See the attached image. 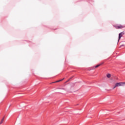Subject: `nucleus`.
<instances>
[{
  "instance_id": "3",
  "label": "nucleus",
  "mask_w": 125,
  "mask_h": 125,
  "mask_svg": "<svg viewBox=\"0 0 125 125\" xmlns=\"http://www.w3.org/2000/svg\"><path fill=\"white\" fill-rule=\"evenodd\" d=\"M115 28H116V29H122L123 28H124V26H123L122 25H120L119 26H114Z\"/></svg>"
},
{
  "instance_id": "6",
  "label": "nucleus",
  "mask_w": 125,
  "mask_h": 125,
  "mask_svg": "<svg viewBox=\"0 0 125 125\" xmlns=\"http://www.w3.org/2000/svg\"><path fill=\"white\" fill-rule=\"evenodd\" d=\"M101 65H102V63H100V64H97V65H96L95 66V68H98V67H99V66H101Z\"/></svg>"
},
{
  "instance_id": "7",
  "label": "nucleus",
  "mask_w": 125,
  "mask_h": 125,
  "mask_svg": "<svg viewBox=\"0 0 125 125\" xmlns=\"http://www.w3.org/2000/svg\"><path fill=\"white\" fill-rule=\"evenodd\" d=\"M106 77H107V78H111V74H110L109 73H108L106 75Z\"/></svg>"
},
{
  "instance_id": "1",
  "label": "nucleus",
  "mask_w": 125,
  "mask_h": 125,
  "mask_svg": "<svg viewBox=\"0 0 125 125\" xmlns=\"http://www.w3.org/2000/svg\"><path fill=\"white\" fill-rule=\"evenodd\" d=\"M124 84H125V82L117 83L115 84L116 86H117V87H118V86H123V85H124Z\"/></svg>"
},
{
  "instance_id": "9",
  "label": "nucleus",
  "mask_w": 125,
  "mask_h": 125,
  "mask_svg": "<svg viewBox=\"0 0 125 125\" xmlns=\"http://www.w3.org/2000/svg\"><path fill=\"white\" fill-rule=\"evenodd\" d=\"M117 87V86H116V84L115 85V86L113 87V89H115V88Z\"/></svg>"
},
{
  "instance_id": "4",
  "label": "nucleus",
  "mask_w": 125,
  "mask_h": 125,
  "mask_svg": "<svg viewBox=\"0 0 125 125\" xmlns=\"http://www.w3.org/2000/svg\"><path fill=\"white\" fill-rule=\"evenodd\" d=\"M64 79H65V78H63V79H62V80H58V81H56V82H53V83H59V82H62V81L64 80Z\"/></svg>"
},
{
  "instance_id": "8",
  "label": "nucleus",
  "mask_w": 125,
  "mask_h": 125,
  "mask_svg": "<svg viewBox=\"0 0 125 125\" xmlns=\"http://www.w3.org/2000/svg\"><path fill=\"white\" fill-rule=\"evenodd\" d=\"M73 78V77H71L69 79H68L66 82V83H68V82H70V81L71 80V79Z\"/></svg>"
},
{
  "instance_id": "5",
  "label": "nucleus",
  "mask_w": 125,
  "mask_h": 125,
  "mask_svg": "<svg viewBox=\"0 0 125 125\" xmlns=\"http://www.w3.org/2000/svg\"><path fill=\"white\" fill-rule=\"evenodd\" d=\"M3 121H4V117H3L2 120H1L0 122V125H1V124H2V123H3Z\"/></svg>"
},
{
  "instance_id": "2",
  "label": "nucleus",
  "mask_w": 125,
  "mask_h": 125,
  "mask_svg": "<svg viewBox=\"0 0 125 125\" xmlns=\"http://www.w3.org/2000/svg\"><path fill=\"white\" fill-rule=\"evenodd\" d=\"M124 35H125V33L124 32H121L119 34V39H118V41H120V40H121V38H122V37H123V36H124Z\"/></svg>"
}]
</instances>
